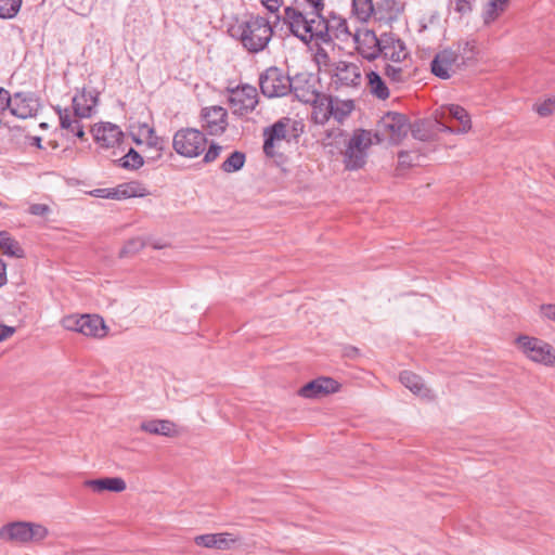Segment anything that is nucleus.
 I'll list each match as a JSON object with an SVG mask.
<instances>
[{
  "label": "nucleus",
  "mask_w": 555,
  "mask_h": 555,
  "mask_svg": "<svg viewBox=\"0 0 555 555\" xmlns=\"http://www.w3.org/2000/svg\"><path fill=\"white\" fill-rule=\"evenodd\" d=\"M418 154H411L409 152L402 151L398 154L399 166L402 168H409L414 165H418L420 163Z\"/></svg>",
  "instance_id": "a19ab883"
},
{
  "label": "nucleus",
  "mask_w": 555,
  "mask_h": 555,
  "mask_svg": "<svg viewBox=\"0 0 555 555\" xmlns=\"http://www.w3.org/2000/svg\"><path fill=\"white\" fill-rule=\"evenodd\" d=\"M352 13L360 22H367L373 13L372 0H352Z\"/></svg>",
  "instance_id": "f704fd0d"
},
{
  "label": "nucleus",
  "mask_w": 555,
  "mask_h": 555,
  "mask_svg": "<svg viewBox=\"0 0 555 555\" xmlns=\"http://www.w3.org/2000/svg\"><path fill=\"white\" fill-rule=\"evenodd\" d=\"M94 140L102 147H114L117 145L124 133L117 125L112 122H101L92 129Z\"/></svg>",
  "instance_id": "f3484780"
},
{
  "label": "nucleus",
  "mask_w": 555,
  "mask_h": 555,
  "mask_svg": "<svg viewBox=\"0 0 555 555\" xmlns=\"http://www.w3.org/2000/svg\"><path fill=\"white\" fill-rule=\"evenodd\" d=\"M313 12L322 14L324 10V0H305Z\"/></svg>",
  "instance_id": "603ef678"
},
{
  "label": "nucleus",
  "mask_w": 555,
  "mask_h": 555,
  "mask_svg": "<svg viewBox=\"0 0 555 555\" xmlns=\"http://www.w3.org/2000/svg\"><path fill=\"white\" fill-rule=\"evenodd\" d=\"M287 133V121L279 120L273 124L271 127L264 130V143H263V152L273 156L275 154V143L281 142L286 138Z\"/></svg>",
  "instance_id": "4be33fe9"
},
{
  "label": "nucleus",
  "mask_w": 555,
  "mask_h": 555,
  "mask_svg": "<svg viewBox=\"0 0 555 555\" xmlns=\"http://www.w3.org/2000/svg\"><path fill=\"white\" fill-rule=\"evenodd\" d=\"M370 92L379 100H386L389 96V89L385 81L376 72H370L366 75Z\"/></svg>",
  "instance_id": "c756f323"
},
{
  "label": "nucleus",
  "mask_w": 555,
  "mask_h": 555,
  "mask_svg": "<svg viewBox=\"0 0 555 555\" xmlns=\"http://www.w3.org/2000/svg\"><path fill=\"white\" fill-rule=\"evenodd\" d=\"M0 278H7L5 263L0 259Z\"/></svg>",
  "instance_id": "13d9d810"
},
{
  "label": "nucleus",
  "mask_w": 555,
  "mask_h": 555,
  "mask_svg": "<svg viewBox=\"0 0 555 555\" xmlns=\"http://www.w3.org/2000/svg\"><path fill=\"white\" fill-rule=\"evenodd\" d=\"M22 0H0V17L13 18L20 12Z\"/></svg>",
  "instance_id": "e433bc0d"
},
{
  "label": "nucleus",
  "mask_w": 555,
  "mask_h": 555,
  "mask_svg": "<svg viewBox=\"0 0 555 555\" xmlns=\"http://www.w3.org/2000/svg\"><path fill=\"white\" fill-rule=\"evenodd\" d=\"M195 543L198 546H204L207 548H217V550H228L232 544L236 542V539L232 533L222 532V533H207L197 535L194 539Z\"/></svg>",
  "instance_id": "412c9836"
},
{
  "label": "nucleus",
  "mask_w": 555,
  "mask_h": 555,
  "mask_svg": "<svg viewBox=\"0 0 555 555\" xmlns=\"http://www.w3.org/2000/svg\"><path fill=\"white\" fill-rule=\"evenodd\" d=\"M149 194L147 189L137 181L118 184L113 190L114 199L120 201L130 197H143Z\"/></svg>",
  "instance_id": "b1692460"
},
{
  "label": "nucleus",
  "mask_w": 555,
  "mask_h": 555,
  "mask_svg": "<svg viewBox=\"0 0 555 555\" xmlns=\"http://www.w3.org/2000/svg\"><path fill=\"white\" fill-rule=\"evenodd\" d=\"M98 105V94L92 90L82 89L73 98L74 115L68 109H57L61 127L82 139L85 135L81 118H90Z\"/></svg>",
  "instance_id": "7ed1b4c3"
},
{
  "label": "nucleus",
  "mask_w": 555,
  "mask_h": 555,
  "mask_svg": "<svg viewBox=\"0 0 555 555\" xmlns=\"http://www.w3.org/2000/svg\"><path fill=\"white\" fill-rule=\"evenodd\" d=\"M283 18L291 33L305 43L314 39L328 42V28L324 16L312 10L306 11L301 2L286 7Z\"/></svg>",
  "instance_id": "f257e3e1"
},
{
  "label": "nucleus",
  "mask_w": 555,
  "mask_h": 555,
  "mask_svg": "<svg viewBox=\"0 0 555 555\" xmlns=\"http://www.w3.org/2000/svg\"><path fill=\"white\" fill-rule=\"evenodd\" d=\"M361 67L352 62L338 61L332 68V83L336 89L358 88L361 85Z\"/></svg>",
  "instance_id": "9b49d317"
},
{
  "label": "nucleus",
  "mask_w": 555,
  "mask_h": 555,
  "mask_svg": "<svg viewBox=\"0 0 555 555\" xmlns=\"http://www.w3.org/2000/svg\"><path fill=\"white\" fill-rule=\"evenodd\" d=\"M86 485L95 492H102L105 490L112 492H121L127 487L125 480L119 477L91 479L86 481Z\"/></svg>",
  "instance_id": "393cba45"
},
{
  "label": "nucleus",
  "mask_w": 555,
  "mask_h": 555,
  "mask_svg": "<svg viewBox=\"0 0 555 555\" xmlns=\"http://www.w3.org/2000/svg\"><path fill=\"white\" fill-rule=\"evenodd\" d=\"M430 66L431 73L441 79H449L463 69L456 60V53L451 49H444L437 53Z\"/></svg>",
  "instance_id": "2eb2a0df"
},
{
  "label": "nucleus",
  "mask_w": 555,
  "mask_h": 555,
  "mask_svg": "<svg viewBox=\"0 0 555 555\" xmlns=\"http://www.w3.org/2000/svg\"><path fill=\"white\" fill-rule=\"evenodd\" d=\"M399 379L401 384L410 389L413 393L424 396L426 393V387L423 379L411 371H403L400 373Z\"/></svg>",
  "instance_id": "7c9ffc66"
},
{
  "label": "nucleus",
  "mask_w": 555,
  "mask_h": 555,
  "mask_svg": "<svg viewBox=\"0 0 555 555\" xmlns=\"http://www.w3.org/2000/svg\"><path fill=\"white\" fill-rule=\"evenodd\" d=\"M438 118L442 119L440 117V112L437 113V116H436V122H437V130L438 131H440V132H448V133H454L455 129H453L450 126L446 125L442 120H439Z\"/></svg>",
  "instance_id": "864d4df0"
},
{
  "label": "nucleus",
  "mask_w": 555,
  "mask_h": 555,
  "mask_svg": "<svg viewBox=\"0 0 555 555\" xmlns=\"http://www.w3.org/2000/svg\"><path fill=\"white\" fill-rule=\"evenodd\" d=\"M8 280H0V287L7 283Z\"/></svg>",
  "instance_id": "0e129e2a"
},
{
  "label": "nucleus",
  "mask_w": 555,
  "mask_h": 555,
  "mask_svg": "<svg viewBox=\"0 0 555 555\" xmlns=\"http://www.w3.org/2000/svg\"><path fill=\"white\" fill-rule=\"evenodd\" d=\"M440 117L442 119L453 118L459 121L460 126L454 130L456 134L467 133L472 129V119L468 112L457 104L442 106L440 108Z\"/></svg>",
  "instance_id": "6ab92c4d"
},
{
  "label": "nucleus",
  "mask_w": 555,
  "mask_h": 555,
  "mask_svg": "<svg viewBox=\"0 0 555 555\" xmlns=\"http://www.w3.org/2000/svg\"><path fill=\"white\" fill-rule=\"evenodd\" d=\"M144 129L146 130V132L150 134V139H152V135L154 134V129L153 128H150L149 126H144Z\"/></svg>",
  "instance_id": "bf43d9fd"
},
{
  "label": "nucleus",
  "mask_w": 555,
  "mask_h": 555,
  "mask_svg": "<svg viewBox=\"0 0 555 555\" xmlns=\"http://www.w3.org/2000/svg\"><path fill=\"white\" fill-rule=\"evenodd\" d=\"M385 74L391 81H403V70L400 66L387 65L385 68Z\"/></svg>",
  "instance_id": "37998d69"
},
{
  "label": "nucleus",
  "mask_w": 555,
  "mask_h": 555,
  "mask_svg": "<svg viewBox=\"0 0 555 555\" xmlns=\"http://www.w3.org/2000/svg\"><path fill=\"white\" fill-rule=\"evenodd\" d=\"M113 190L114 188H106V189H96L92 192V194L100 198H111L114 199L113 196Z\"/></svg>",
  "instance_id": "3c124183"
},
{
  "label": "nucleus",
  "mask_w": 555,
  "mask_h": 555,
  "mask_svg": "<svg viewBox=\"0 0 555 555\" xmlns=\"http://www.w3.org/2000/svg\"><path fill=\"white\" fill-rule=\"evenodd\" d=\"M311 104L313 106L311 114L312 120L318 125L326 124L332 117L331 98L321 95L315 102Z\"/></svg>",
  "instance_id": "bb28decb"
},
{
  "label": "nucleus",
  "mask_w": 555,
  "mask_h": 555,
  "mask_svg": "<svg viewBox=\"0 0 555 555\" xmlns=\"http://www.w3.org/2000/svg\"><path fill=\"white\" fill-rule=\"evenodd\" d=\"M453 51L456 53V60L462 68L472 65L476 61L478 53L475 40L461 41L457 43L456 50Z\"/></svg>",
  "instance_id": "a878e982"
},
{
  "label": "nucleus",
  "mask_w": 555,
  "mask_h": 555,
  "mask_svg": "<svg viewBox=\"0 0 555 555\" xmlns=\"http://www.w3.org/2000/svg\"><path fill=\"white\" fill-rule=\"evenodd\" d=\"M409 130L410 125L403 114L389 112L378 121L374 137L378 142L389 140L392 144H399Z\"/></svg>",
  "instance_id": "0eeeda50"
},
{
  "label": "nucleus",
  "mask_w": 555,
  "mask_h": 555,
  "mask_svg": "<svg viewBox=\"0 0 555 555\" xmlns=\"http://www.w3.org/2000/svg\"><path fill=\"white\" fill-rule=\"evenodd\" d=\"M202 127L210 135L222 134L228 127V113L222 106L214 105L202 109Z\"/></svg>",
  "instance_id": "4468645a"
},
{
  "label": "nucleus",
  "mask_w": 555,
  "mask_h": 555,
  "mask_svg": "<svg viewBox=\"0 0 555 555\" xmlns=\"http://www.w3.org/2000/svg\"><path fill=\"white\" fill-rule=\"evenodd\" d=\"M47 127H48V125H47L46 122H41V124H40V128L46 129Z\"/></svg>",
  "instance_id": "e2e57ef3"
},
{
  "label": "nucleus",
  "mask_w": 555,
  "mask_h": 555,
  "mask_svg": "<svg viewBox=\"0 0 555 555\" xmlns=\"http://www.w3.org/2000/svg\"><path fill=\"white\" fill-rule=\"evenodd\" d=\"M48 529L35 522L13 521L0 528V539L8 542H40L47 538Z\"/></svg>",
  "instance_id": "20e7f679"
},
{
  "label": "nucleus",
  "mask_w": 555,
  "mask_h": 555,
  "mask_svg": "<svg viewBox=\"0 0 555 555\" xmlns=\"http://www.w3.org/2000/svg\"><path fill=\"white\" fill-rule=\"evenodd\" d=\"M353 108V102L350 100L344 101L331 98L332 117L338 122H343L351 114Z\"/></svg>",
  "instance_id": "2f4dec72"
},
{
  "label": "nucleus",
  "mask_w": 555,
  "mask_h": 555,
  "mask_svg": "<svg viewBox=\"0 0 555 555\" xmlns=\"http://www.w3.org/2000/svg\"><path fill=\"white\" fill-rule=\"evenodd\" d=\"M371 131L359 129L350 138L344 153V163L347 169L357 170L364 166L367 151L373 143Z\"/></svg>",
  "instance_id": "39448f33"
},
{
  "label": "nucleus",
  "mask_w": 555,
  "mask_h": 555,
  "mask_svg": "<svg viewBox=\"0 0 555 555\" xmlns=\"http://www.w3.org/2000/svg\"><path fill=\"white\" fill-rule=\"evenodd\" d=\"M540 311L543 318L555 321V305H542Z\"/></svg>",
  "instance_id": "de8ad7c7"
},
{
  "label": "nucleus",
  "mask_w": 555,
  "mask_h": 555,
  "mask_svg": "<svg viewBox=\"0 0 555 555\" xmlns=\"http://www.w3.org/2000/svg\"><path fill=\"white\" fill-rule=\"evenodd\" d=\"M380 55L386 60L399 63L406 57L408 52L403 41L391 35H385L382 37Z\"/></svg>",
  "instance_id": "aec40b11"
},
{
  "label": "nucleus",
  "mask_w": 555,
  "mask_h": 555,
  "mask_svg": "<svg viewBox=\"0 0 555 555\" xmlns=\"http://www.w3.org/2000/svg\"><path fill=\"white\" fill-rule=\"evenodd\" d=\"M258 91L250 85L238 86L230 90L229 106L234 115L245 116L253 112L258 104Z\"/></svg>",
  "instance_id": "9d476101"
},
{
  "label": "nucleus",
  "mask_w": 555,
  "mask_h": 555,
  "mask_svg": "<svg viewBox=\"0 0 555 555\" xmlns=\"http://www.w3.org/2000/svg\"><path fill=\"white\" fill-rule=\"evenodd\" d=\"M146 245L147 242L143 237L138 236L130 238L125 243L124 247L120 249V256L128 257L135 255Z\"/></svg>",
  "instance_id": "58836bf2"
},
{
  "label": "nucleus",
  "mask_w": 555,
  "mask_h": 555,
  "mask_svg": "<svg viewBox=\"0 0 555 555\" xmlns=\"http://www.w3.org/2000/svg\"><path fill=\"white\" fill-rule=\"evenodd\" d=\"M246 156L243 152L235 151L221 164V170L227 173H233L243 168Z\"/></svg>",
  "instance_id": "c9c22d12"
},
{
  "label": "nucleus",
  "mask_w": 555,
  "mask_h": 555,
  "mask_svg": "<svg viewBox=\"0 0 555 555\" xmlns=\"http://www.w3.org/2000/svg\"><path fill=\"white\" fill-rule=\"evenodd\" d=\"M229 34L238 40L248 52L257 53L268 46L273 29L266 17L251 15L233 24L229 28Z\"/></svg>",
  "instance_id": "f03ea898"
},
{
  "label": "nucleus",
  "mask_w": 555,
  "mask_h": 555,
  "mask_svg": "<svg viewBox=\"0 0 555 555\" xmlns=\"http://www.w3.org/2000/svg\"><path fill=\"white\" fill-rule=\"evenodd\" d=\"M357 52L365 60L373 61L380 55L382 38L369 28L358 29L352 35Z\"/></svg>",
  "instance_id": "f8f14e48"
},
{
  "label": "nucleus",
  "mask_w": 555,
  "mask_h": 555,
  "mask_svg": "<svg viewBox=\"0 0 555 555\" xmlns=\"http://www.w3.org/2000/svg\"><path fill=\"white\" fill-rule=\"evenodd\" d=\"M29 214L34 216H46L50 212V207L46 204H33L29 207Z\"/></svg>",
  "instance_id": "a18cd8bd"
},
{
  "label": "nucleus",
  "mask_w": 555,
  "mask_h": 555,
  "mask_svg": "<svg viewBox=\"0 0 555 555\" xmlns=\"http://www.w3.org/2000/svg\"><path fill=\"white\" fill-rule=\"evenodd\" d=\"M359 353V350L356 347L349 346L345 348V356L353 358Z\"/></svg>",
  "instance_id": "6e6d98bb"
},
{
  "label": "nucleus",
  "mask_w": 555,
  "mask_h": 555,
  "mask_svg": "<svg viewBox=\"0 0 555 555\" xmlns=\"http://www.w3.org/2000/svg\"><path fill=\"white\" fill-rule=\"evenodd\" d=\"M82 330L81 334L92 337H104L107 333V327L104 320L98 314H82L81 315Z\"/></svg>",
  "instance_id": "5701e85b"
},
{
  "label": "nucleus",
  "mask_w": 555,
  "mask_h": 555,
  "mask_svg": "<svg viewBox=\"0 0 555 555\" xmlns=\"http://www.w3.org/2000/svg\"><path fill=\"white\" fill-rule=\"evenodd\" d=\"M147 245L152 246L154 249H162L167 246L165 243H160L158 241H146Z\"/></svg>",
  "instance_id": "4d7b16f0"
},
{
  "label": "nucleus",
  "mask_w": 555,
  "mask_h": 555,
  "mask_svg": "<svg viewBox=\"0 0 555 555\" xmlns=\"http://www.w3.org/2000/svg\"><path fill=\"white\" fill-rule=\"evenodd\" d=\"M15 327L1 324L0 325V343L4 341L15 333Z\"/></svg>",
  "instance_id": "8fccbe9b"
},
{
  "label": "nucleus",
  "mask_w": 555,
  "mask_h": 555,
  "mask_svg": "<svg viewBox=\"0 0 555 555\" xmlns=\"http://www.w3.org/2000/svg\"><path fill=\"white\" fill-rule=\"evenodd\" d=\"M35 141H36L37 145L40 146L41 139L39 137H36Z\"/></svg>",
  "instance_id": "680f3d73"
},
{
  "label": "nucleus",
  "mask_w": 555,
  "mask_h": 555,
  "mask_svg": "<svg viewBox=\"0 0 555 555\" xmlns=\"http://www.w3.org/2000/svg\"><path fill=\"white\" fill-rule=\"evenodd\" d=\"M11 99L9 91L0 88V112L9 108Z\"/></svg>",
  "instance_id": "09e8293b"
},
{
  "label": "nucleus",
  "mask_w": 555,
  "mask_h": 555,
  "mask_svg": "<svg viewBox=\"0 0 555 555\" xmlns=\"http://www.w3.org/2000/svg\"><path fill=\"white\" fill-rule=\"evenodd\" d=\"M0 249L3 254L12 257L21 258L24 256V250L7 231L0 232Z\"/></svg>",
  "instance_id": "473e14b6"
},
{
  "label": "nucleus",
  "mask_w": 555,
  "mask_h": 555,
  "mask_svg": "<svg viewBox=\"0 0 555 555\" xmlns=\"http://www.w3.org/2000/svg\"><path fill=\"white\" fill-rule=\"evenodd\" d=\"M206 143L204 133L195 128L180 129L172 139L176 153L188 158L199 156L205 151Z\"/></svg>",
  "instance_id": "6e6552de"
},
{
  "label": "nucleus",
  "mask_w": 555,
  "mask_h": 555,
  "mask_svg": "<svg viewBox=\"0 0 555 555\" xmlns=\"http://www.w3.org/2000/svg\"><path fill=\"white\" fill-rule=\"evenodd\" d=\"M455 1H456V11L467 12L470 10V4L474 0H455Z\"/></svg>",
  "instance_id": "5fc2aeb1"
},
{
  "label": "nucleus",
  "mask_w": 555,
  "mask_h": 555,
  "mask_svg": "<svg viewBox=\"0 0 555 555\" xmlns=\"http://www.w3.org/2000/svg\"><path fill=\"white\" fill-rule=\"evenodd\" d=\"M260 89L267 98H281L291 92L292 79L278 67H270L260 76Z\"/></svg>",
  "instance_id": "1a4fd4ad"
},
{
  "label": "nucleus",
  "mask_w": 555,
  "mask_h": 555,
  "mask_svg": "<svg viewBox=\"0 0 555 555\" xmlns=\"http://www.w3.org/2000/svg\"><path fill=\"white\" fill-rule=\"evenodd\" d=\"M326 26L328 28V41L332 39H338L340 41H345L348 37L352 36L349 31L347 21L345 18H333L332 21H326Z\"/></svg>",
  "instance_id": "c85d7f7f"
},
{
  "label": "nucleus",
  "mask_w": 555,
  "mask_h": 555,
  "mask_svg": "<svg viewBox=\"0 0 555 555\" xmlns=\"http://www.w3.org/2000/svg\"><path fill=\"white\" fill-rule=\"evenodd\" d=\"M533 111L540 117H548L555 114V94L545 98L543 101L534 103Z\"/></svg>",
  "instance_id": "4c0bfd02"
},
{
  "label": "nucleus",
  "mask_w": 555,
  "mask_h": 555,
  "mask_svg": "<svg viewBox=\"0 0 555 555\" xmlns=\"http://www.w3.org/2000/svg\"><path fill=\"white\" fill-rule=\"evenodd\" d=\"M143 163V157L134 149H130L128 153L120 158L121 167L127 169H138Z\"/></svg>",
  "instance_id": "ea45409f"
},
{
  "label": "nucleus",
  "mask_w": 555,
  "mask_h": 555,
  "mask_svg": "<svg viewBox=\"0 0 555 555\" xmlns=\"http://www.w3.org/2000/svg\"><path fill=\"white\" fill-rule=\"evenodd\" d=\"M64 328L68 331L79 332L82 330L81 315H68L62 320Z\"/></svg>",
  "instance_id": "79ce46f5"
},
{
  "label": "nucleus",
  "mask_w": 555,
  "mask_h": 555,
  "mask_svg": "<svg viewBox=\"0 0 555 555\" xmlns=\"http://www.w3.org/2000/svg\"><path fill=\"white\" fill-rule=\"evenodd\" d=\"M222 151V146L216 143H211L204 156L205 163H211L216 160Z\"/></svg>",
  "instance_id": "c03bdc74"
},
{
  "label": "nucleus",
  "mask_w": 555,
  "mask_h": 555,
  "mask_svg": "<svg viewBox=\"0 0 555 555\" xmlns=\"http://www.w3.org/2000/svg\"><path fill=\"white\" fill-rule=\"evenodd\" d=\"M140 427L145 433L165 437H171L175 434V424L168 420L146 421Z\"/></svg>",
  "instance_id": "cd10ccee"
},
{
  "label": "nucleus",
  "mask_w": 555,
  "mask_h": 555,
  "mask_svg": "<svg viewBox=\"0 0 555 555\" xmlns=\"http://www.w3.org/2000/svg\"><path fill=\"white\" fill-rule=\"evenodd\" d=\"M518 349L532 362L553 366L555 364V349L548 343L527 335H519L515 339Z\"/></svg>",
  "instance_id": "423d86ee"
},
{
  "label": "nucleus",
  "mask_w": 555,
  "mask_h": 555,
  "mask_svg": "<svg viewBox=\"0 0 555 555\" xmlns=\"http://www.w3.org/2000/svg\"><path fill=\"white\" fill-rule=\"evenodd\" d=\"M333 134H334L335 137H337V135H340V134H341V132H340V130H339V129H337V130H335V131L333 132Z\"/></svg>",
  "instance_id": "052dcab7"
},
{
  "label": "nucleus",
  "mask_w": 555,
  "mask_h": 555,
  "mask_svg": "<svg viewBox=\"0 0 555 555\" xmlns=\"http://www.w3.org/2000/svg\"><path fill=\"white\" fill-rule=\"evenodd\" d=\"M508 1L509 0H490L482 14L485 24L493 23L505 11Z\"/></svg>",
  "instance_id": "72a5a7b5"
},
{
  "label": "nucleus",
  "mask_w": 555,
  "mask_h": 555,
  "mask_svg": "<svg viewBox=\"0 0 555 555\" xmlns=\"http://www.w3.org/2000/svg\"><path fill=\"white\" fill-rule=\"evenodd\" d=\"M315 85L317 79L313 75L306 73L297 74L294 78H292L291 92L298 101L305 104H310L315 102L318 98L322 95L317 90Z\"/></svg>",
  "instance_id": "ddd939ff"
},
{
  "label": "nucleus",
  "mask_w": 555,
  "mask_h": 555,
  "mask_svg": "<svg viewBox=\"0 0 555 555\" xmlns=\"http://www.w3.org/2000/svg\"><path fill=\"white\" fill-rule=\"evenodd\" d=\"M261 4L271 13H278L283 0H260Z\"/></svg>",
  "instance_id": "49530a36"
},
{
  "label": "nucleus",
  "mask_w": 555,
  "mask_h": 555,
  "mask_svg": "<svg viewBox=\"0 0 555 555\" xmlns=\"http://www.w3.org/2000/svg\"><path fill=\"white\" fill-rule=\"evenodd\" d=\"M9 109L12 115L26 119L37 115L40 102L33 93L16 92L10 101Z\"/></svg>",
  "instance_id": "dca6fc26"
},
{
  "label": "nucleus",
  "mask_w": 555,
  "mask_h": 555,
  "mask_svg": "<svg viewBox=\"0 0 555 555\" xmlns=\"http://www.w3.org/2000/svg\"><path fill=\"white\" fill-rule=\"evenodd\" d=\"M339 383L331 377H319L300 388L299 395L305 398H317L338 391Z\"/></svg>",
  "instance_id": "a211bd4d"
}]
</instances>
